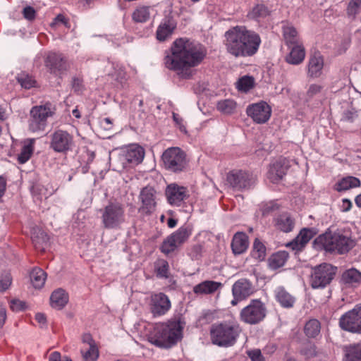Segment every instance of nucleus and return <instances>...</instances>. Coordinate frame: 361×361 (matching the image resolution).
Wrapping results in <instances>:
<instances>
[{
	"label": "nucleus",
	"instance_id": "obj_4",
	"mask_svg": "<svg viewBox=\"0 0 361 361\" xmlns=\"http://www.w3.org/2000/svg\"><path fill=\"white\" fill-rule=\"evenodd\" d=\"M316 242L321 244L326 251L338 254L346 253L355 246L349 231L343 230L326 232L319 235Z\"/></svg>",
	"mask_w": 361,
	"mask_h": 361
},
{
	"label": "nucleus",
	"instance_id": "obj_56",
	"mask_svg": "<svg viewBox=\"0 0 361 361\" xmlns=\"http://www.w3.org/2000/svg\"><path fill=\"white\" fill-rule=\"evenodd\" d=\"M247 355L252 361H264L259 349H253L247 351Z\"/></svg>",
	"mask_w": 361,
	"mask_h": 361
},
{
	"label": "nucleus",
	"instance_id": "obj_13",
	"mask_svg": "<svg viewBox=\"0 0 361 361\" xmlns=\"http://www.w3.org/2000/svg\"><path fill=\"white\" fill-rule=\"evenodd\" d=\"M339 326L345 331L361 334V304L343 314L339 319Z\"/></svg>",
	"mask_w": 361,
	"mask_h": 361
},
{
	"label": "nucleus",
	"instance_id": "obj_19",
	"mask_svg": "<svg viewBox=\"0 0 361 361\" xmlns=\"http://www.w3.org/2000/svg\"><path fill=\"white\" fill-rule=\"evenodd\" d=\"M151 302V311L154 316L164 315L171 308L170 300L162 293L152 295Z\"/></svg>",
	"mask_w": 361,
	"mask_h": 361
},
{
	"label": "nucleus",
	"instance_id": "obj_5",
	"mask_svg": "<svg viewBox=\"0 0 361 361\" xmlns=\"http://www.w3.org/2000/svg\"><path fill=\"white\" fill-rule=\"evenodd\" d=\"M54 114V108L50 103L37 105L30 111L27 129L32 133H42L48 126V119Z\"/></svg>",
	"mask_w": 361,
	"mask_h": 361
},
{
	"label": "nucleus",
	"instance_id": "obj_12",
	"mask_svg": "<svg viewBox=\"0 0 361 361\" xmlns=\"http://www.w3.org/2000/svg\"><path fill=\"white\" fill-rule=\"evenodd\" d=\"M228 184L235 190L250 189L255 183V177L250 173L242 170H233L226 177Z\"/></svg>",
	"mask_w": 361,
	"mask_h": 361
},
{
	"label": "nucleus",
	"instance_id": "obj_18",
	"mask_svg": "<svg viewBox=\"0 0 361 361\" xmlns=\"http://www.w3.org/2000/svg\"><path fill=\"white\" fill-rule=\"evenodd\" d=\"M166 195L171 205L179 207L187 198L188 190L183 186L171 183L166 189Z\"/></svg>",
	"mask_w": 361,
	"mask_h": 361
},
{
	"label": "nucleus",
	"instance_id": "obj_40",
	"mask_svg": "<svg viewBox=\"0 0 361 361\" xmlns=\"http://www.w3.org/2000/svg\"><path fill=\"white\" fill-rule=\"evenodd\" d=\"M269 14L268 8L263 4H255L247 13V17L250 19L258 20L263 18Z\"/></svg>",
	"mask_w": 361,
	"mask_h": 361
},
{
	"label": "nucleus",
	"instance_id": "obj_3",
	"mask_svg": "<svg viewBox=\"0 0 361 361\" xmlns=\"http://www.w3.org/2000/svg\"><path fill=\"white\" fill-rule=\"evenodd\" d=\"M182 329L183 326L179 321L155 324L148 339L157 346L167 348L181 338Z\"/></svg>",
	"mask_w": 361,
	"mask_h": 361
},
{
	"label": "nucleus",
	"instance_id": "obj_57",
	"mask_svg": "<svg viewBox=\"0 0 361 361\" xmlns=\"http://www.w3.org/2000/svg\"><path fill=\"white\" fill-rule=\"evenodd\" d=\"M322 90V87L319 84H312L309 86L307 91V95L310 98L313 97L314 96L319 94L321 90Z\"/></svg>",
	"mask_w": 361,
	"mask_h": 361
},
{
	"label": "nucleus",
	"instance_id": "obj_60",
	"mask_svg": "<svg viewBox=\"0 0 361 361\" xmlns=\"http://www.w3.org/2000/svg\"><path fill=\"white\" fill-rule=\"evenodd\" d=\"M99 125L104 130H111L113 128V123L109 118H104L100 120Z\"/></svg>",
	"mask_w": 361,
	"mask_h": 361
},
{
	"label": "nucleus",
	"instance_id": "obj_61",
	"mask_svg": "<svg viewBox=\"0 0 361 361\" xmlns=\"http://www.w3.org/2000/svg\"><path fill=\"white\" fill-rule=\"evenodd\" d=\"M173 121L176 122V123L177 125H178L180 131H182L183 133H186V128L184 126V125L183 124V120L179 116V115L177 114L173 113Z\"/></svg>",
	"mask_w": 361,
	"mask_h": 361
},
{
	"label": "nucleus",
	"instance_id": "obj_49",
	"mask_svg": "<svg viewBox=\"0 0 361 361\" xmlns=\"http://www.w3.org/2000/svg\"><path fill=\"white\" fill-rule=\"evenodd\" d=\"M82 354L85 361H95L99 355L96 345H90L87 349L82 350Z\"/></svg>",
	"mask_w": 361,
	"mask_h": 361
},
{
	"label": "nucleus",
	"instance_id": "obj_14",
	"mask_svg": "<svg viewBox=\"0 0 361 361\" xmlns=\"http://www.w3.org/2000/svg\"><path fill=\"white\" fill-rule=\"evenodd\" d=\"M162 158L166 168L172 171H182L185 168V155L178 147L167 149L164 152Z\"/></svg>",
	"mask_w": 361,
	"mask_h": 361
},
{
	"label": "nucleus",
	"instance_id": "obj_51",
	"mask_svg": "<svg viewBox=\"0 0 361 361\" xmlns=\"http://www.w3.org/2000/svg\"><path fill=\"white\" fill-rule=\"evenodd\" d=\"M178 248V246L172 241V239L169 235L162 243L161 245V251L165 255L175 251Z\"/></svg>",
	"mask_w": 361,
	"mask_h": 361
},
{
	"label": "nucleus",
	"instance_id": "obj_21",
	"mask_svg": "<svg viewBox=\"0 0 361 361\" xmlns=\"http://www.w3.org/2000/svg\"><path fill=\"white\" fill-rule=\"evenodd\" d=\"M176 27V22L171 16H166L157 27L156 37L159 42H164L171 37Z\"/></svg>",
	"mask_w": 361,
	"mask_h": 361
},
{
	"label": "nucleus",
	"instance_id": "obj_28",
	"mask_svg": "<svg viewBox=\"0 0 361 361\" xmlns=\"http://www.w3.org/2000/svg\"><path fill=\"white\" fill-rule=\"evenodd\" d=\"M290 51L286 60L288 63L298 65L302 63L305 56V51L301 43L288 46Z\"/></svg>",
	"mask_w": 361,
	"mask_h": 361
},
{
	"label": "nucleus",
	"instance_id": "obj_30",
	"mask_svg": "<svg viewBox=\"0 0 361 361\" xmlns=\"http://www.w3.org/2000/svg\"><path fill=\"white\" fill-rule=\"evenodd\" d=\"M221 287V283L214 281H204L193 288L195 294H211Z\"/></svg>",
	"mask_w": 361,
	"mask_h": 361
},
{
	"label": "nucleus",
	"instance_id": "obj_17",
	"mask_svg": "<svg viewBox=\"0 0 361 361\" xmlns=\"http://www.w3.org/2000/svg\"><path fill=\"white\" fill-rule=\"evenodd\" d=\"M139 198L142 202V205L139 211L145 214H151L155 210L156 202V191L150 186L145 187L140 191Z\"/></svg>",
	"mask_w": 361,
	"mask_h": 361
},
{
	"label": "nucleus",
	"instance_id": "obj_25",
	"mask_svg": "<svg viewBox=\"0 0 361 361\" xmlns=\"http://www.w3.org/2000/svg\"><path fill=\"white\" fill-rule=\"evenodd\" d=\"M341 282L345 287L355 288L361 283V272L355 268L346 269L341 275Z\"/></svg>",
	"mask_w": 361,
	"mask_h": 361
},
{
	"label": "nucleus",
	"instance_id": "obj_64",
	"mask_svg": "<svg viewBox=\"0 0 361 361\" xmlns=\"http://www.w3.org/2000/svg\"><path fill=\"white\" fill-rule=\"evenodd\" d=\"M355 117H356L355 113L350 111L345 112L344 115H343V118L345 121H353Z\"/></svg>",
	"mask_w": 361,
	"mask_h": 361
},
{
	"label": "nucleus",
	"instance_id": "obj_54",
	"mask_svg": "<svg viewBox=\"0 0 361 361\" xmlns=\"http://www.w3.org/2000/svg\"><path fill=\"white\" fill-rule=\"evenodd\" d=\"M32 192L34 195L39 196V199H42L43 197L47 198L48 197L47 190L39 184H35L32 186Z\"/></svg>",
	"mask_w": 361,
	"mask_h": 361
},
{
	"label": "nucleus",
	"instance_id": "obj_33",
	"mask_svg": "<svg viewBox=\"0 0 361 361\" xmlns=\"http://www.w3.org/2000/svg\"><path fill=\"white\" fill-rule=\"evenodd\" d=\"M238 104L232 99H221L216 103V109L224 115H231L237 111Z\"/></svg>",
	"mask_w": 361,
	"mask_h": 361
},
{
	"label": "nucleus",
	"instance_id": "obj_35",
	"mask_svg": "<svg viewBox=\"0 0 361 361\" xmlns=\"http://www.w3.org/2000/svg\"><path fill=\"white\" fill-rule=\"evenodd\" d=\"M360 181L353 176H347L341 179L335 185L337 191H344L360 186Z\"/></svg>",
	"mask_w": 361,
	"mask_h": 361
},
{
	"label": "nucleus",
	"instance_id": "obj_9",
	"mask_svg": "<svg viewBox=\"0 0 361 361\" xmlns=\"http://www.w3.org/2000/svg\"><path fill=\"white\" fill-rule=\"evenodd\" d=\"M336 268L329 264H322L312 269L310 283L313 288H323L334 279Z\"/></svg>",
	"mask_w": 361,
	"mask_h": 361
},
{
	"label": "nucleus",
	"instance_id": "obj_48",
	"mask_svg": "<svg viewBox=\"0 0 361 361\" xmlns=\"http://www.w3.org/2000/svg\"><path fill=\"white\" fill-rule=\"evenodd\" d=\"M361 13V0H350L347 7L348 16L355 18Z\"/></svg>",
	"mask_w": 361,
	"mask_h": 361
},
{
	"label": "nucleus",
	"instance_id": "obj_6",
	"mask_svg": "<svg viewBox=\"0 0 361 361\" xmlns=\"http://www.w3.org/2000/svg\"><path fill=\"white\" fill-rule=\"evenodd\" d=\"M240 331L238 324H215L210 329L211 339L214 344L219 346H231L235 343Z\"/></svg>",
	"mask_w": 361,
	"mask_h": 361
},
{
	"label": "nucleus",
	"instance_id": "obj_36",
	"mask_svg": "<svg viewBox=\"0 0 361 361\" xmlns=\"http://www.w3.org/2000/svg\"><path fill=\"white\" fill-rule=\"evenodd\" d=\"M283 33L285 41L288 46L300 43L298 32L291 25H283Z\"/></svg>",
	"mask_w": 361,
	"mask_h": 361
},
{
	"label": "nucleus",
	"instance_id": "obj_15",
	"mask_svg": "<svg viewBox=\"0 0 361 361\" xmlns=\"http://www.w3.org/2000/svg\"><path fill=\"white\" fill-rule=\"evenodd\" d=\"M247 115L258 124L267 122L271 115V106L264 101L249 104L246 108Z\"/></svg>",
	"mask_w": 361,
	"mask_h": 361
},
{
	"label": "nucleus",
	"instance_id": "obj_23",
	"mask_svg": "<svg viewBox=\"0 0 361 361\" xmlns=\"http://www.w3.org/2000/svg\"><path fill=\"white\" fill-rule=\"evenodd\" d=\"M316 234V229L304 228L300 231L295 238L288 243L286 246L293 250H301Z\"/></svg>",
	"mask_w": 361,
	"mask_h": 361
},
{
	"label": "nucleus",
	"instance_id": "obj_37",
	"mask_svg": "<svg viewBox=\"0 0 361 361\" xmlns=\"http://www.w3.org/2000/svg\"><path fill=\"white\" fill-rule=\"evenodd\" d=\"M288 257V254L286 251L274 253L269 259V266L272 269H279L285 264Z\"/></svg>",
	"mask_w": 361,
	"mask_h": 361
},
{
	"label": "nucleus",
	"instance_id": "obj_20",
	"mask_svg": "<svg viewBox=\"0 0 361 361\" xmlns=\"http://www.w3.org/2000/svg\"><path fill=\"white\" fill-rule=\"evenodd\" d=\"M289 167L288 161L281 157L270 165L267 177L272 183H277L286 175Z\"/></svg>",
	"mask_w": 361,
	"mask_h": 361
},
{
	"label": "nucleus",
	"instance_id": "obj_62",
	"mask_svg": "<svg viewBox=\"0 0 361 361\" xmlns=\"http://www.w3.org/2000/svg\"><path fill=\"white\" fill-rule=\"evenodd\" d=\"M6 319V308L0 306V328L2 327Z\"/></svg>",
	"mask_w": 361,
	"mask_h": 361
},
{
	"label": "nucleus",
	"instance_id": "obj_44",
	"mask_svg": "<svg viewBox=\"0 0 361 361\" xmlns=\"http://www.w3.org/2000/svg\"><path fill=\"white\" fill-rule=\"evenodd\" d=\"M192 231V226L188 224L180 226L177 231L173 233V237L179 241L180 245L185 243L191 235Z\"/></svg>",
	"mask_w": 361,
	"mask_h": 361
},
{
	"label": "nucleus",
	"instance_id": "obj_29",
	"mask_svg": "<svg viewBox=\"0 0 361 361\" xmlns=\"http://www.w3.org/2000/svg\"><path fill=\"white\" fill-rule=\"evenodd\" d=\"M108 66L110 68L108 71V74L119 85L123 86L127 80L126 73L123 66L117 62H109Z\"/></svg>",
	"mask_w": 361,
	"mask_h": 361
},
{
	"label": "nucleus",
	"instance_id": "obj_24",
	"mask_svg": "<svg viewBox=\"0 0 361 361\" xmlns=\"http://www.w3.org/2000/svg\"><path fill=\"white\" fill-rule=\"evenodd\" d=\"M295 221L293 216L287 213H282L274 219V226L284 233L291 232L295 227Z\"/></svg>",
	"mask_w": 361,
	"mask_h": 361
},
{
	"label": "nucleus",
	"instance_id": "obj_53",
	"mask_svg": "<svg viewBox=\"0 0 361 361\" xmlns=\"http://www.w3.org/2000/svg\"><path fill=\"white\" fill-rule=\"evenodd\" d=\"M12 283V277L9 273H4L0 278V293L6 291Z\"/></svg>",
	"mask_w": 361,
	"mask_h": 361
},
{
	"label": "nucleus",
	"instance_id": "obj_63",
	"mask_svg": "<svg viewBox=\"0 0 361 361\" xmlns=\"http://www.w3.org/2000/svg\"><path fill=\"white\" fill-rule=\"evenodd\" d=\"M61 354L57 352L54 351L51 353L49 357V361H62Z\"/></svg>",
	"mask_w": 361,
	"mask_h": 361
},
{
	"label": "nucleus",
	"instance_id": "obj_52",
	"mask_svg": "<svg viewBox=\"0 0 361 361\" xmlns=\"http://www.w3.org/2000/svg\"><path fill=\"white\" fill-rule=\"evenodd\" d=\"M279 209V205L275 201H270L263 202L260 206V209L263 215L269 214V213Z\"/></svg>",
	"mask_w": 361,
	"mask_h": 361
},
{
	"label": "nucleus",
	"instance_id": "obj_16",
	"mask_svg": "<svg viewBox=\"0 0 361 361\" xmlns=\"http://www.w3.org/2000/svg\"><path fill=\"white\" fill-rule=\"evenodd\" d=\"M44 63L49 73L56 76L62 77L68 70L67 62L59 54L49 53Z\"/></svg>",
	"mask_w": 361,
	"mask_h": 361
},
{
	"label": "nucleus",
	"instance_id": "obj_8",
	"mask_svg": "<svg viewBox=\"0 0 361 361\" xmlns=\"http://www.w3.org/2000/svg\"><path fill=\"white\" fill-rule=\"evenodd\" d=\"M267 314L265 305L259 300H252L248 305L242 309L240 319L249 324H256L262 322Z\"/></svg>",
	"mask_w": 361,
	"mask_h": 361
},
{
	"label": "nucleus",
	"instance_id": "obj_26",
	"mask_svg": "<svg viewBox=\"0 0 361 361\" xmlns=\"http://www.w3.org/2000/svg\"><path fill=\"white\" fill-rule=\"evenodd\" d=\"M248 238L243 232L236 233L231 242V248L234 255H240L245 252L248 247Z\"/></svg>",
	"mask_w": 361,
	"mask_h": 361
},
{
	"label": "nucleus",
	"instance_id": "obj_55",
	"mask_svg": "<svg viewBox=\"0 0 361 361\" xmlns=\"http://www.w3.org/2000/svg\"><path fill=\"white\" fill-rule=\"evenodd\" d=\"M23 15L25 19L32 20L35 18L36 11L32 6H26L23 9Z\"/></svg>",
	"mask_w": 361,
	"mask_h": 361
},
{
	"label": "nucleus",
	"instance_id": "obj_27",
	"mask_svg": "<svg viewBox=\"0 0 361 361\" xmlns=\"http://www.w3.org/2000/svg\"><path fill=\"white\" fill-rule=\"evenodd\" d=\"M323 67V57L319 53H315L309 61L308 75L312 78H319L322 75Z\"/></svg>",
	"mask_w": 361,
	"mask_h": 361
},
{
	"label": "nucleus",
	"instance_id": "obj_50",
	"mask_svg": "<svg viewBox=\"0 0 361 361\" xmlns=\"http://www.w3.org/2000/svg\"><path fill=\"white\" fill-rule=\"evenodd\" d=\"M17 79L20 85L25 89H30L34 87L36 82L31 76L25 73L20 74Z\"/></svg>",
	"mask_w": 361,
	"mask_h": 361
},
{
	"label": "nucleus",
	"instance_id": "obj_34",
	"mask_svg": "<svg viewBox=\"0 0 361 361\" xmlns=\"http://www.w3.org/2000/svg\"><path fill=\"white\" fill-rule=\"evenodd\" d=\"M35 138L27 139L24 141L20 153L18 156V161L20 164L27 162L34 151Z\"/></svg>",
	"mask_w": 361,
	"mask_h": 361
},
{
	"label": "nucleus",
	"instance_id": "obj_43",
	"mask_svg": "<svg viewBox=\"0 0 361 361\" xmlns=\"http://www.w3.org/2000/svg\"><path fill=\"white\" fill-rule=\"evenodd\" d=\"M156 275L160 279H167L169 275V265L166 260L159 259L154 263Z\"/></svg>",
	"mask_w": 361,
	"mask_h": 361
},
{
	"label": "nucleus",
	"instance_id": "obj_1",
	"mask_svg": "<svg viewBox=\"0 0 361 361\" xmlns=\"http://www.w3.org/2000/svg\"><path fill=\"white\" fill-rule=\"evenodd\" d=\"M207 51L200 43L186 38L175 40L164 58L165 66L183 78H189L195 73L193 68L199 66Z\"/></svg>",
	"mask_w": 361,
	"mask_h": 361
},
{
	"label": "nucleus",
	"instance_id": "obj_41",
	"mask_svg": "<svg viewBox=\"0 0 361 361\" xmlns=\"http://www.w3.org/2000/svg\"><path fill=\"white\" fill-rule=\"evenodd\" d=\"M255 84V78L252 76L244 75L238 80L235 86L238 91L247 92L254 87Z\"/></svg>",
	"mask_w": 361,
	"mask_h": 361
},
{
	"label": "nucleus",
	"instance_id": "obj_32",
	"mask_svg": "<svg viewBox=\"0 0 361 361\" xmlns=\"http://www.w3.org/2000/svg\"><path fill=\"white\" fill-rule=\"evenodd\" d=\"M275 296L276 300L283 307H291L295 303V298L287 292L283 287H278L275 290Z\"/></svg>",
	"mask_w": 361,
	"mask_h": 361
},
{
	"label": "nucleus",
	"instance_id": "obj_31",
	"mask_svg": "<svg viewBox=\"0 0 361 361\" xmlns=\"http://www.w3.org/2000/svg\"><path fill=\"white\" fill-rule=\"evenodd\" d=\"M68 296L63 289L54 290L50 297V303L53 308L61 310L68 302Z\"/></svg>",
	"mask_w": 361,
	"mask_h": 361
},
{
	"label": "nucleus",
	"instance_id": "obj_38",
	"mask_svg": "<svg viewBox=\"0 0 361 361\" xmlns=\"http://www.w3.org/2000/svg\"><path fill=\"white\" fill-rule=\"evenodd\" d=\"M47 279L46 273L40 268H35L30 273V281L35 288L44 286Z\"/></svg>",
	"mask_w": 361,
	"mask_h": 361
},
{
	"label": "nucleus",
	"instance_id": "obj_2",
	"mask_svg": "<svg viewBox=\"0 0 361 361\" xmlns=\"http://www.w3.org/2000/svg\"><path fill=\"white\" fill-rule=\"evenodd\" d=\"M227 51L235 57H248L255 54L260 46L261 38L245 26L237 25L225 32Z\"/></svg>",
	"mask_w": 361,
	"mask_h": 361
},
{
	"label": "nucleus",
	"instance_id": "obj_58",
	"mask_svg": "<svg viewBox=\"0 0 361 361\" xmlns=\"http://www.w3.org/2000/svg\"><path fill=\"white\" fill-rule=\"evenodd\" d=\"M68 21L63 15H58L51 23L52 26H59L61 25L68 27Z\"/></svg>",
	"mask_w": 361,
	"mask_h": 361
},
{
	"label": "nucleus",
	"instance_id": "obj_47",
	"mask_svg": "<svg viewBox=\"0 0 361 361\" xmlns=\"http://www.w3.org/2000/svg\"><path fill=\"white\" fill-rule=\"evenodd\" d=\"M32 238L37 249L40 250H44L46 249L49 238L44 232L40 231L39 236H32Z\"/></svg>",
	"mask_w": 361,
	"mask_h": 361
},
{
	"label": "nucleus",
	"instance_id": "obj_7",
	"mask_svg": "<svg viewBox=\"0 0 361 361\" xmlns=\"http://www.w3.org/2000/svg\"><path fill=\"white\" fill-rule=\"evenodd\" d=\"M75 147L74 137L68 132L58 129L50 135V148L55 152L66 153Z\"/></svg>",
	"mask_w": 361,
	"mask_h": 361
},
{
	"label": "nucleus",
	"instance_id": "obj_39",
	"mask_svg": "<svg viewBox=\"0 0 361 361\" xmlns=\"http://www.w3.org/2000/svg\"><path fill=\"white\" fill-rule=\"evenodd\" d=\"M150 6H140L137 7L132 14L133 20L137 23H145L150 18Z\"/></svg>",
	"mask_w": 361,
	"mask_h": 361
},
{
	"label": "nucleus",
	"instance_id": "obj_45",
	"mask_svg": "<svg viewBox=\"0 0 361 361\" xmlns=\"http://www.w3.org/2000/svg\"><path fill=\"white\" fill-rule=\"evenodd\" d=\"M320 323L317 319L309 320L305 326V333L308 337L314 338L320 332Z\"/></svg>",
	"mask_w": 361,
	"mask_h": 361
},
{
	"label": "nucleus",
	"instance_id": "obj_59",
	"mask_svg": "<svg viewBox=\"0 0 361 361\" xmlns=\"http://www.w3.org/2000/svg\"><path fill=\"white\" fill-rule=\"evenodd\" d=\"M11 308L13 311H20L25 308V303L20 300H13L11 302Z\"/></svg>",
	"mask_w": 361,
	"mask_h": 361
},
{
	"label": "nucleus",
	"instance_id": "obj_22",
	"mask_svg": "<svg viewBox=\"0 0 361 361\" xmlns=\"http://www.w3.org/2000/svg\"><path fill=\"white\" fill-rule=\"evenodd\" d=\"M255 292L253 284L246 279H240L235 281L232 286L233 297L245 300Z\"/></svg>",
	"mask_w": 361,
	"mask_h": 361
},
{
	"label": "nucleus",
	"instance_id": "obj_10",
	"mask_svg": "<svg viewBox=\"0 0 361 361\" xmlns=\"http://www.w3.org/2000/svg\"><path fill=\"white\" fill-rule=\"evenodd\" d=\"M125 221V211L119 203H110L102 214V223L106 228H117Z\"/></svg>",
	"mask_w": 361,
	"mask_h": 361
},
{
	"label": "nucleus",
	"instance_id": "obj_11",
	"mask_svg": "<svg viewBox=\"0 0 361 361\" xmlns=\"http://www.w3.org/2000/svg\"><path fill=\"white\" fill-rule=\"evenodd\" d=\"M145 157L144 149L138 145H130L121 149L118 156V161L121 166L116 170L120 171L126 169L128 164H138L143 160Z\"/></svg>",
	"mask_w": 361,
	"mask_h": 361
},
{
	"label": "nucleus",
	"instance_id": "obj_46",
	"mask_svg": "<svg viewBox=\"0 0 361 361\" xmlns=\"http://www.w3.org/2000/svg\"><path fill=\"white\" fill-rule=\"evenodd\" d=\"M252 256L260 261L265 258L266 247L259 239H255L254 241Z\"/></svg>",
	"mask_w": 361,
	"mask_h": 361
},
{
	"label": "nucleus",
	"instance_id": "obj_42",
	"mask_svg": "<svg viewBox=\"0 0 361 361\" xmlns=\"http://www.w3.org/2000/svg\"><path fill=\"white\" fill-rule=\"evenodd\" d=\"M345 361H361V345H352L346 347Z\"/></svg>",
	"mask_w": 361,
	"mask_h": 361
}]
</instances>
